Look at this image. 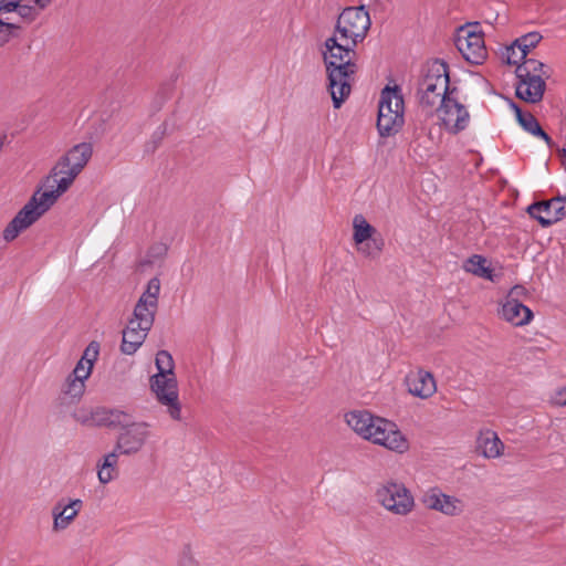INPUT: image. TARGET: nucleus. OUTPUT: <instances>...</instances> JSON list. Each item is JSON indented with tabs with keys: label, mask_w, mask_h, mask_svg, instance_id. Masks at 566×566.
<instances>
[{
	"label": "nucleus",
	"mask_w": 566,
	"mask_h": 566,
	"mask_svg": "<svg viewBox=\"0 0 566 566\" xmlns=\"http://www.w3.org/2000/svg\"><path fill=\"white\" fill-rule=\"evenodd\" d=\"M370 25L364 6L348 7L338 15L333 35L324 42L322 55L335 108H339L350 94V80L357 71L355 49L364 41Z\"/></svg>",
	"instance_id": "1"
},
{
	"label": "nucleus",
	"mask_w": 566,
	"mask_h": 566,
	"mask_svg": "<svg viewBox=\"0 0 566 566\" xmlns=\"http://www.w3.org/2000/svg\"><path fill=\"white\" fill-rule=\"evenodd\" d=\"M347 426L360 438L386 449L405 453L409 442L397 424L367 410H353L345 415Z\"/></svg>",
	"instance_id": "2"
},
{
	"label": "nucleus",
	"mask_w": 566,
	"mask_h": 566,
	"mask_svg": "<svg viewBox=\"0 0 566 566\" xmlns=\"http://www.w3.org/2000/svg\"><path fill=\"white\" fill-rule=\"evenodd\" d=\"M50 190L36 191L28 203L15 214L3 230V239L7 242L14 240L19 233L31 227L44 214L57 198L66 190H62V182L57 176L52 175L48 178Z\"/></svg>",
	"instance_id": "3"
},
{
	"label": "nucleus",
	"mask_w": 566,
	"mask_h": 566,
	"mask_svg": "<svg viewBox=\"0 0 566 566\" xmlns=\"http://www.w3.org/2000/svg\"><path fill=\"white\" fill-rule=\"evenodd\" d=\"M449 67L443 61L436 60L427 66L419 82L418 95L422 107L432 108L453 94L449 88Z\"/></svg>",
	"instance_id": "4"
},
{
	"label": "nucleus",
	"mask_w": 566,
	"mask_h": 566,
	"mask_svg": "<svg viewBox=\"0 0 566 566\" xmlns=\"http://www.w3.org/2000/svg\"><path fill=\"white\" fill-rule=\"evenodd\" d=\"M405 103L398 85L385 86L378 103L377 128L380 136L398 133L405 123Z\"/></svg>",
	"instance_id": "5"
},
{
	"label": "nucleus",
	"mask_w": 566,
	"mask_h": 566,
	"mask_svg": "<svg viewBox=\"0 0 566 566\" xmlns=\"http://www.w3.org/2000/svg\"><path fill=\"white\" fill-rule=\"evenodd\" d=\"M93 154L90 143H81L71 148L53 167L52 172L60 178L62 190H67L87 165Z\"/></svg>",
	"instance_id": "6"
},
{
	"label": "nucleus",
	"mask_w": 566,
	"mask_h": 566,
	"mask_svg": "<svg viewBox=\"0 0 566 566\" xmlns=\"http://www.w3.org/2000/svg\"><path fill=\"white\" fill-rule=\"evenodd\" d=\"M380 505L395 515L406 516L415 509V499L402 483L387 481L376 491Z\"/></svg>",
	"instance_id": "7"
},
{
	"label": "nucleus",
	"mask_w": 566,
	"mask_h": 566,
	"mask_svg": "<svg viewBox=\"0 0 566 566\" xmlns=\"http://www.w3.org/2000/svg\"><path fill=\"white\" fill-rule=\"evenodd\" d=\"M149 388L156 400L167 408L174 420H181L178 381L176 375L155 374L149 378Z\"/></svg>",
	"instance_id": "8"
},
{
	"label": "nucleus",
	"mask_w": 566,
	"mask_h": 566,
	"mask_svg": "<svg viewBox=\"0 0 566 566\" xmlns=\"http://www.w3.org/2000/svg\"><path fill=\"white\" fill-rule=\"evenodd\" d=\"M151 436V424L146 421L123 424L114 448L122 455L132 457L143 450Z\"/></svg>",
	"instance_id": "9"
},
{
	"label": "nucleus",
	"mask_w": 566,
	"mask_h": 566,
	"mask_svg": "<svg viewBox=\"0 0 566 566\" xmlns=\"http://www.w3.org/2000/svg\"><path fill=\"white\" fill-rule=\"evenodd\" d=\"M455 45L470 63L480 64L488 56L483 33L478 30V25L462 27L457 35Z\"/></svg>",
	"instance_id": "10"
},
{
	"label": "nucleus",
	"mask_w": 566,
	"mask_h": 566,
	"mask_svg": "<svg viewBox=\"0 0 566 566\" xmlns=\"http://www.w3.org/2000/svg\"><path fill=\"white\" fill-rule=\"evenodd\" d=\"M421 502L428 510L449 517L460 516L465 511V503L462 499L447 494L438 486L428 489L423 493Z\"/></svg>",
	"instance_id": "11"
},
{
	"label": "nucleus",
	"mask_w": 566,
	"mask_h": 566,
	"mask_svg": "<svg viewBox=\"0 0 566 566\" xmlns=\"http://www.w3.org/2000/svg\"><path fill=\"white\" fill-rule=\"evenodd\" d=\"M439 119L450 133L457 134L467 128L470 114L467 108L451 96L447 97L437 108Z\"/></svg>",
	"instance_id": "12"
},
{
	"label": "nucleus",
	"mask_w": 566,
	"mask_h": 566,
	"mask_svg": "<svg viewBox=\"0 0 566 566\" xmlns=\"http://www.w3.org/2000/svg\"><path fill=\"white\" fill-rule=\"evenodd\" d=\"M528 213L543 227H548L566 216V199L558 197L533 203L528 207Z\"/></svg>",
	"instance_id": "13"
},
{
	"label": "nucleus",
	"mask_w": 566,
	"mask_h": 566,
	"mask_svg": "<svg viewBox=\"0 0 566 566\" xmlns=\"http://www.w3.org/2000/svg\"><path fill=\"white\" fill-rule=\"evenodd\" d=\"M74 418L82 424L96 426H122L127 413L118 409L96 408L94 410L80 409L74 413Z\"/></svg>",
	"instance_id": "14"
},
{
	"label": "nucleus",
	"mask_w": 566,
	"mask_h": 566,
	"mask_svg": "<svg viewBox=\"0 0 566 566\" xmlns=\"http://www.w3.org/2000/svg\"><path fill=\"white\" fill-rule=\"evenodd\" d=\"M408 392L421 399H428L437 392V382L433 375L419 368L406 376Z\"/></svg>",
	"instance_id": "15"
},
{
	"label": "nucleus",
	"mask_w": 566,
	"mask_h": 566,
	"mask_svg": "<svg viewBox=\"0 0 566 566\" xmlns=\"http://www.w3.org/2000/svg\"><path fill=\"white\" fill-rule=\"evenodd\" d=\"M545 88V80L538 75L517 78L516 96L527 103L535 104L542 101Z\"/></svg>",
	"instance_id": "16"
},
{
	"label": "nucleus",
	"mask_w": 566,
	"mask_h": 566,
	"mask_svg": "<svg viewBox=\"0 0 566 566\" xmlns=\"http://www.w3.org/2000/svg\"><path fill=\"white\" fill-rule=\"evenodd\" d=\"M83 506V502L80 499L72 500L67 505L61 506L60 503H57L52 509V516H53V525L52 531L55 533L62 532L66 530L73 521L78 515L81 509Z\"/></svg>",
	"instance_id": "17"
},
{
	"label": "nucleus",
	"mask_w": 566,
	"mask_h": 566,
	"mask_svg": "<svg viewBox=\"0 0 566 566\" xmlns=\"http://www.w3.org/2000/svg\"><path fill=\"white\" fill-rule=\"evenodd\" d=\"M500 314L503 319L515 326L526 325L533 318V313L527 306L515 302L504 301Z\"/></svg>",
	"instance_id": "18"
},
{
	"label": "nucleus",
	"mask_w": 566,
	"mask_h": 566,
	"mask_svg": "<svg viewBox=\"0 0 566 566\" xmlns=\"http://www.w3.org/2000/svg\"><path fill=\"white\" fill-rule=\"evenodd\" d=\"M478 449L484 458L496 459L503 454L504 443L496 432L492 430L481 431L478 440Z\"/></svg>",
	"instance_id": "19"
},
{
	"label": "nucleus",
	"mask_w": 566,
	"mask_h": 566,
	"mask_svg": "<svg viewBox=\"0 0 566 566\" xmlns=\"http://www.w3.org/2000/svg\"><path fill=\"white\" fill-rule=\"evenodd\" d=\"M122 455L114 448L113 451L103 455L96 464L97 479L101 484H108L118 476V458Z\"/></svg>",
	"instance_id": "20"
},
{
	"label": "nucleus",
	"mask_w": 566,
	"mask_h": 566,
	"mask_svg": "<svg viewBox=\"0 0 566 566\" xmlns=\"http://www.w3.org/2000/svg\"><path fill=\"white\" fill-rule=\"evenodd\" d=\"M533 75H538L541 78L546 80L551 76V71L542 62L534 59H525L516 67V77L525 78Z\"/></svg>",
	"instance_id": "21"
},
{
	"label": "nucleus",
	"mask_w": 566,
	"mask_h": 566,
	"mask_svg": "<svg viewBox=\"0 0 566 566\" xmlns=\"http://www.w3.org/2000/svg\"><path fill=\"white\" fill-rule=\"evenodd\" d=\"M353 229V240L356 245H360L366 241L374 239L373 235L376 232V229L371 224H369L361 214H357L354 217Z\"/></svg>",
	"instance_id": "22"
},
{
	"label": "nucleus",
	"mask_w": 566,
	"mask_h": 566,
	"mask_svg": "<svg viewBox=\"0 0 566 566\" xmlns=\"http://www.w3.org/2000/svg\"><path fill=\"white\" fill-rule=\"evenodd\" d=\"M158 305L138 300L133 312L134 319L142 322L146 327H153Z\"/></svg>",
	"instance_id": "23"
},
{
	"label": "nucleus",
	"mask_w": 566,
	"mask_h": 566,
	"mask_svg": "<svg viewBox=\"0 0 566 566\" xmlns=\"http://www.w3.org/2000/svg\"><path fill=\"white\" fill-rule=\"evenodd\" d=\"M147 336L140 332L135 333L133 328H124L120 350L125 355L135 354L143 345Z\"/></svg>",
	"instance_id": "24"
},
{
	"label": "nucleus",
	"mask_w": 566,
	"mask_h": 566,
	"mask_svg": "<svg viewBox=\"0 0 566 566\" xmlns=\"http://www.w3.org/2000/svg\"><path fill=\"white\" fill-rule=\"evenodd\" d=\"M463 269L479 277L492 279V270L488 265V260L482 255L474 254L469 258L464 263Z\"/></svg>",
	"instance_id": "25"
},
{
	"label": "nucleus",
	"mask_w": 566,
	"mask_h": 566,
	"mask_svg": "<svg viewBox=\"0 0 566 566\" xmlns=\"http://www.w3.org/2000/svg\"><path fill=\"white\" fill-rule=\"evenodd\" d=\"M541 39L542 35L539 33L531 32L515 40V44L518 49V57H526L530 50L535 48Z\"/></svg>",
	"instance_id": "26"
},
{
	"label": "nucleus",
	"mask_w": 566,
	"mask_h": 566,
	"mask_svg": "<svg viewBox=\"0 0 566 566\" xmlns=\"http://www.w3.org/2000/svg\"><path fill=\"white\" fill-rule=\"evenodd\" d=\"M521 126L530 134L543 138L547 145H551V137L542 129L539 123L532 114H526L525 118H521Z\"/></svg>",
	"instance_id": "27"
},
{
	"label": "nucleus",
	"mask_w": 566,
	"mask_h": 566,
	"mask_svg": "<svg viewBox=\"0 0 566 566\" xmlns=\"http://www.w3.org/2000/svg\"><path fill=\"white\" fill-rule=\"evenodd\" d=\"M155 365L158 370L156 374L176 375L172 356L167 350H159L157 353Z\"/></svg>",
	"instance_id": "28"
},
{
	"label": "nucleus",
	"mask_w": 566,
	"mask_h": 566,
	"mask_svg": "<svg viewBox=\"0 0 566 566\" xmlns=\"http://www.w3.org/2000/svg\"><path fill=\"white\" fill-rule=\"evenodd\" d=\"M384 241L381 239H370L365 243L357 245V250L367 258H377L382 251Z\"/></svg>",
	"instance_id": "29"
},
{
	"label": "nucleus",
	"mask_w": 566,
	"mask_h": 566,
	"mask_svg": "<svg viewBox=\"0 0 566 566\" xmlns=\"http://www.w3.org/2000/svg\"><path fill=\"white\" fill-rule=\"evenodd\" d=\"M160 292V281L157 277H153L148 281L146 291L139 297L143 301L158 305V296Z\"/></svg>",
	"instance_id": "30"
},
{
	"label": "nucleus",
	"mask_w": 566,
	"mask_h": 566,
	"mask_svg": "<svg viewBox=\"0 0 566 566\" xmlns=\"http://www.w3.org/2000/svg\"><path fill=\"white\" fill-rule=\"evenodd\" d=\"M15 13L24 22L32 23L39 18V15L41 14V11H39L34 4L20 2L17 8Z\"/></svg>",
	"instance_id": "31"
},
{
	"label": "nucleus",
	"mask_w": 566,
	"mask_h": 566,
	"mask_svg": "<svg viewBox=\"0 0 566 566\" xmlns=\"http://www.w3.org/2000/svg\"><path fill=\"white\" fill-rule=\"evenodd\" d=\"M85 384L83 380L69 377L65 384L64 392L72 398H80L84 394Z\"/></svg>",
	"instance_id": "32"
},
{
	"label": "nucleus",
	"mask_w": 566,
	"mask_h": 566,
	"mask_svg": "<svg viewBox=\"0 0 566 566\" xmlns=\"http://www.w3.org/2000/svg\"><path fill=\"white\" fill-rule=\"evenodd\" d=\"M19 30L14 23L4 22L0 19V45L9 41V39Z\"/></svg>",
	"instance_id": "33"
},
{
	"label": "nucleus",
	"mask_w": 566,
	"mask_h": 566,
	"mask_svg": "<svg viewBox=\"0 0 566 566\" xmlns=\"http://www.w3.org/2000/svg\"><path fill=\"white\" fill-rule=\"evenodd\" d=\"M92 364L78 360L71 377L85 381L92 373Z\"/></svg>",
	"instance_id": "34"
},
{
	"label": "nucleus",
	"mask_w": 566,
	"mask_h": 566,
	"mask_svg": "<svg viewBox=\"0 0 566 566\" xmlns=\"http://www.w3.org/2000/svg\"><path fill=\"white\" fill-rule=\"evenodd\" d=\"M99 354V344L97 342H91L85 348L83 356L80 360L85 361L87 364H94Z\"/></svg>",
	"instance_id": "35"
},
{
	"label": "nucleus",
	"mask_w": 566,
	"mask_h": 566,
	"mask_svg": "<svg viewBox=\"0 0 566 566\" xmlns=\"http://www.w3.org/2000/svg\"><path fill=\"white\" fill-rule=\"evenodd\" d=\"M526 296H527V291H526V289H525L524 286H522V285H515V286H513V287L510 290V292H509V294H507V296H506L505 301H506V302H513V303H514V302H515V303H522V301H523Z\"/></svg>",
	"instance_id": "36"
},
{
	"label": "nucleus",
	"mask_w": 566,
	"mask_h": 566,
	"mask_svg": "<svg viewBox=\"0 0 566 566\" xmlns=\"http://www.w3.org/2000/svg\"><path fill=\"white\" fill-rule=\"evenodd\" d=\"M551 402L558 407L566 406V385L557 388L551 396Z\"/></svg>",
	"instance_id": "37"
},
{
	"label": "nucleus",
	"mask_w": 566,
	"mask_h": 566,
	"mask_svg": "<svg viewBox=\"0 0 566 566\" xmlns=\"http://www.w3.org/2000/svg\"><path fill=\"white\" fill-rule=\"evenodd\" d=\"M526 57H518V49L515 42L506 49V62L512 65H518L520 62L524 61Z\"/></svg>",
	"instance_id": "38"
},
{
	"label": "nucleus",
	"mask_w": 566,
	"mask_h": 566,
	"mask_svg": "<svg viewBox=\"0 0 566 566\" xmlns=\"http://www.w3.org/2000/svg\"><path fill=\"white\" fill-rule=\"evenodd\" d=\"M23 1L24 0H2L0 4V12H15L19 3Z\"/></svg>",
	"instance_id": "39"
},
{
	"label": "nucleus",
	"mask_w": 566,
	"mask_h": 566,
	"mask_svg": "<svg viewBox=\"0 0 566 566\" xmlns=\"http://www.w3.org/2000/svg\"><path fill=\"white\" fill-rule=\"evenodd\" d=\"M125 328H133L135 333L140 332L142 334H145V336H147L148 332L151 329V327H146L142 322L134 318L128 321Z\"/></svg>",
	"instance_id": "40"
},
{
	"label": "nucleus",
	"mask_w": 566,
	"mask_h": 566,
	"mask_svg": "<svg viewBox=\"0 0 566 566\" xmlns=\"http://www.w3.org/2000/svg\"><path fill=\"white\" fill-rule=\"evenodd\" d=\"M179 566H198V563L189 553H184L179 560Z\"/></svg>",
	"instance_id": "41"
},
{
	"label": "nucleus",
	"mask_w": 566,
	"mask_h": 566,
	"mask_svg": "<svg viewBox=\"0 0 566 566\" xmlns=\"http://www.w3.org/2000/svg\"><path fill=\"white\" fill-rule=\"evenodd\" d=\"M161 138H163V132L155 133L153 135L151 143L147 145V151H155V149L157 148V146L160 143Z\"/></svg>",
	"instance_id": "42"
},
{
	"label": "nucleus",
	"mask_w": 566,
	"mask_h": 566,
	"mask_svg": "<svg viewBox=\"0 0 566 566\" xmlns=\"http://www.w3.org/2000/svg\"><path fill=\"white\" fill-rule=\"evenodd\" d=\"M53 0H32L33 4L36 7L39 11L45 10Z\"/></svg>",
	"instance_id": "43"
},
{
	"label": "nucleus",
	"mask_w": 566,
	"mask_h": 566,
	"mask_svg": "<svg viewBox=\"0 0 566 566\" xmlns=\"http://www.w3.org/2000/svg\"><path fill=\"white\" fill-rule=\"evenodd\" d=\"M513 106L516 113L517 120L521 124V118H525L526 114L522 113V111L515 104H513Z\"/></svg>",
	"instance_id": "44"
},
{
	"label": "nucleus",
	"mask_w": 566,
	"mask_h": 566,
	"mask_svg": "<svg viewBox=\"0 0 566 566\" xmlns=\"http://www.w3.org/2000/svg\"><path fill=\"white\" fill-rule=\"evenodd\" d=\"M394 109H395L394 103H390V111H394Z\"/></svg>",
	"instance_id": "45"
}]
</instances>
